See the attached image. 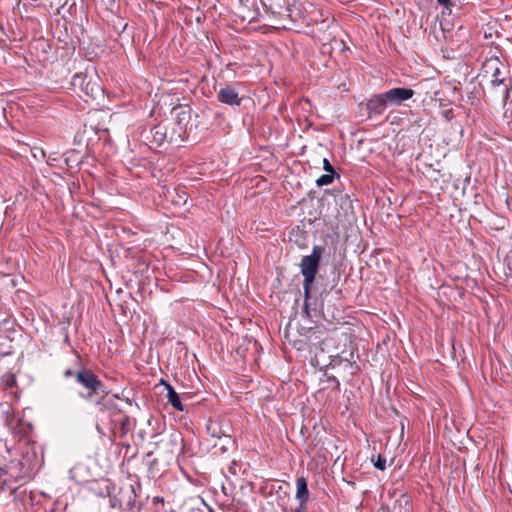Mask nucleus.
<instances>
[{"instance_id":"nucleus-1","label":"nucleus","mask_w":512,"mask_h":512,"mask_svg":"<svg viewBox=\"0 0 512 512\" xmlns=\"http://www.w3.org/2000/svg\"><path fill=\"white\" fill-rule=\"evenodd\" d=\"M325 252V247L320 245L313 246L310 255L303 256L299 264L301 274L303 276V293L305 298L304 310L308 313L310 291L313 283L316 280L322 256Z\"/></svg>"},{"instance_id":"nucleus-2","label":"nucleus","mask_w":512,"mask_h":512,"mask_svg":"<svg viewBox=\"0 0 512 512\" xmlns=\"http://www.w3.org/2000/svg\"><path fill=\"white\" fill-rule=\"evenodd\" d=\"M482 73L484 76L491 77L490 84L497 91L502 94V100L505 104L510 97L512 89L511 80L503 77L502 63L498 58H491L484 62L482 66Z\"/></svg>"},{"instance_id":"nucleus-3","label":"nucleus","mask_w":512,"mask_h":512,"mask_svg":"<svg viewBox=\"0 0 512 512\" xmlns=\"http://www.w3.org/2000/svg\"><path fill=\"white\" fill-rule=\"evenodd\" d=\"M76 381L83 388L88 390L90 395L92 393H97L103 387L97 376L90 370L86 369L80 370L76 373Z\"/></svg>"},{"instance_id":"nucleus-4","label":"nucleus","mask_w":512,"mask_h":512,"mask_svg":"<svg viewBox=\"0 0 512 512\" xmlns=\"http://www.w3.org/2000/svg\"><path fill=\"white\" fill-rule=\"evenodd\" d=\"M384 98L388 105H401L404 101L410 99L414 95V91L410 88H392L386 92H383Z\"/></svg>"},{"instance_id":"nucleus-5","label":"nucleus","mask_w":512,"mask_h":512,"mask_svg":"<svg viewBox=\"0 0 512 512\" xmlns=\"http://www.w3.org/2000/svg\"><path fill=\"white\" fill-rule=\"evenodd\" d=\"M386 99L384 98V94L380 93L374 95L370 98L366 103V110L368 113V118H374L384 113L387 107Z\"/></svg>"},{"instance_id":"nucleus-6","label":"nucleus","mask_w":512,"mask_h":512,"mask_svg":"<svg viewBox=\"0 0 512 512\" xmlns=\"http://www.w3.org/2000/svg\"><path fill=\"white\" fill-rule=\"evenodd\" d=\"M5 422L10 431L20 438L28 436L32 430V425L23 418H5Z\"/></svg>"},{"instance_id":"nucleus-7","label":"nucleus","mask_w":512,"mask_h":512,"mask_svg":"<svg viewBox=\"0 0 512 512\" xmlns=\"http://www.w3.org/2000/svg\"><path fill=\"white\" fill-rule=\"evenodd\" d=\"M217 99L219 102L230 106H239L241 104L238 91L231 86L221 88L217 93Z\"/></svg>"},{"instance_id":"nucleus-8","label":"nucleus","mask_w":512,"mask_h":512,"mask_svg":"<svg viewBox=\"0 0 512 512\" xmlns=\"http://www.w3.org/2000/svg\"><path fill=\"white\" fill-rule=\"evenodd\" d=\"M315 418H303V423L300 428V432L303 437L310 438L314 435L315 439L318 438L322 431H324V426L322 424V418L319 419V423H312V420Z\"/></svg>"},{"instance_id":"nucleus-9","label":"nucleus","mask_w":512,"mask_h":512,"mask_svg":"<svg viewBox=\"0 0 512 512\" xmlns=\"http://www.w3.org/2000/svg\"><path fill=\"white\" fill-rule=\"evenodd\" d=\"M147 428L143 430V434L149 438H154L164 432L166 425L163 418H143Z\"/></svg>"},{"instance_id":"nucleus-10","label":"nucleus","mask_w":512,"mask_h":512,"mask_svg":"<svg viewBox=\"0 0 512 512\" xmlns=\"http://www.w3.org/2000/svg\"><path fill=\"white\" fill-rule=\"evenodd\" d=\"M205 427L207 433L212 437L228 436V429H222V418H207Z\"/></svg>"},{"instance_id":"nucleus-11","label":"nucleus","mask_w":512,"mask_h":512,"mask_svg":"<svg viewBox=\"0 0 512 512\" xmlns=\"http://www.w3.org/2000/svg\"><path fill=\"white\" fill-rule=\"evenodd\" d=\"M296 489V499L299 501L300 508L303 509L309 498L307 480L304 477H299L297 479Z\"/></svg>"},{"instance_id":"nucleus-12","label":"nucleus","mask_w":512,"mask_h":512,"mask_svg":"<svg viewBox=\"0 0 512 512\" xmlns=\"http://www.w3.org/2000/svg\"><path fill=\"white\" fill-rule=\"evenodd\" d=\"M166 387H167V397H168V401L169 403L178 411L180 412H183L185 411L184 409V405L182 404L181 402V398L180 396L178 395V393L175 391V389L169 384V383H165Z\"/></svg>"},{"instance_id":"nucleus-13","label":"nucleus","mask_w":512,"mask_h":512,"mask_svg":"<svg viewBox=\"0 0 512 512\" xmlns=\"http://www.w3.org/2000/svg\"><path fill=\"white\" fill-rule=\"evenodd\" d=\"M151 134L153 141L157 145H161L166 140L167 128L162 124H158L151 129Z\"/></svg>"},{"instance_id":"nucleus-14","label":"nucleus","mask_w":512,"mask_h":512,"mask_svg":"<svg viewBox=\"0 0 512 512\" xmlns=\"http://www.w3.org/2000/svg\"><path fill=\"white\" fill-rule=\"evenodd\" d=\"M0 383L5 390L17 388L16 374L12 372L5 373L1 377Z\"/></svg>"},{"instance_id":"nucleus-15","label":"nucleus","mask_w":512,"mask_h":512,"mask_svg":"<svg viewBox=\"0 0 512 512\" xmlns=\"http://www.w3.org/2000/svg\"><path fill=\"white\" fill-rule=\"evenodd\" d=\"M336 173H327V174H323L321 175L317 180H316V184L321 187V186H326V185H329L333 182L334 180V176H335Z\"/></svg>"},{"instance_id":"nucleus-16","label":"nucleus","mask_w":512,"mask_h":512,"mask_svg":"<svg viewBox=\"0 0 512 512\" xmlns=\"http://www.w3.org/2000/svg\"><path fill=\"white\" fill-rule=\"evenodd\" d=\"M375 468L383 471L386 467V458L383 457L381 454L377 456L376 461L374 462Z\"/></svg>"},{"instance_id":"nucleus-17","label":"nucleus","mask_w":512,"mask_h":512,"mask_svg":"<svg viewBox=\"0 0 512 512\" xmlns=\"http://www.w3.org/2000/svg\"><path fill=\"white\" fill-rule=\"evenodd\" d=\"M323 169L327 172V173H335V170L333 168V166L331 165V163L329 162L328 159H323Z\"/></svg>"},{"instance_id":"nucleus-18","label":"nucleus","mask_w":512,"mask_h":512,"mask_svg":"<svg viewBox=\"0 0 512 512\" xmlns=\"http://www.w3.org/2000/svg\"><path fill=\"white\" fill-rule=\"evenodd\" d=\"M328 382L331 384V386L335 389H339V386H340V383L338 381V379L334 376H329L328 377Z\"/></svg>"},{"instance_id":"nucleus-19","label":"nucleus","mask_w":512,"mask_h":512,"mask_svg":"<svg viewBox=\"0 0 512 512\" xmlns=\"http://www.w3.org/2000/svg\"><path fill=\"white\" fill-rule=\"evenodd\" d=\"M443 116L447 119V120H451L453 118V111L452 109H448V110H445L443 112Z\"/></svg>"},{"instance_id":"nucleus-20","label":"nucleus","mask_w":512,"mask_h":512,"mask_svg":"<svg viewBox=\"0 0 512 512\" xmlns=\"http://www.w3.org/2000/svg\"><path fill=\"white\" fill-rule=\"evenodd\" d=\"M236 468H237V463H236V461H233V462L231 463V465L229 466V472H230L231 474L236 475V474H237V469H236Z\"/></svg>"},{"instance_id":"nucleus-21","label":"nucleus","mask_w":512,"mask_h":512,"mask_svg":"<svg viewBox=\"0 0 512 512\" xmlns=\"http://www.w3.org/2000/svg\"><path fill=\"white\" fill-rule=\"evenodd\" d=\"M438 4L445 7V8H449L451 6V1L450 0H437Z\"/></svg>"},{"instance_id":"nucleus-22","label":"nucleus","mask_w":512,"mask_h":512,"mask_svg":"<svg viewBox=\"0 0 512 512\" xmlns=\"http://www.w3.org/2000/svg\"><path fill=\"white\" fill-rule=\"evenodd\" d=\"M121 424V429L123 430V432L125 433L126 431V427L129 426V418H125L124 420H122L120 422Z\"/></svg>"},{"instance_id":"nucleus-23","label":"nucleus","mask_w":512,"mask_h":512,"mask_svg":"<svg viewBox=\"0 0 512 512\" xmlns=\"http://www.w3.org/2000/svg\"><path fill=\"white\" fill-rule=\"evenodd\" d=\"M82 80V76L80 74H75L72 78V84L77 85L79 81Z\"/></svg>"},{"instance_id":"nucleus-24","label":"nucleus","mask_w":512,"mask_h":512,"mask_svg":"<svg viewBox=\"0 0 512 512\" xmlns=\"http://www.w3.org/2000/svg\"><path fill=\"white\" fill-rule=\"evenodd\" d=\"M20 394H21V391L19 390H16V391H11L10 392V395L15 398L16 400H19L20 399Z\"/></svg>"},{"instance_id":"nucleus-25","label":"nucleus","mask_w":512,"mask_h":512,"mask_svg":"<svg viewBox=\"0 0 512 512\" xmlns=\"http://www.w3.org/2000/svg\"><path fill=\"white\" fill-rule=\"evenodd\" d=\"M110 502H111V507H113V508H116V507H119V508H120V507H122L121 502H119V501H117V500H112V499H111V500H110Z\"/></svg>"},{"instance_id":"nucleus-26","label":"nucleus","mask_w":512,"mask_h":512,"mask_svg":"<svg viewBox=\"0 0 512 512\" xmlns=\"http://www.w3.org/2000/svg\"><path fill=\"white\" fill-rule=\"evenodd\" d=\"M222 429H228V431L230 430L229 423L225 421V418H222Z\"/></svg>"},{"instance_id":"nucleus-27","label":"nucleus","mask_w":512,"mask_h":512,"mask_svg":"<svg viewBox=\"0 0 512 512\" xmlns=\"http://www.w3.org/2000/svg\"><path fill=\"white\" fill-rule=\"evenodd\" d=\"M134 500L131 499V496L128 497L127 506L128 508H132Z\"/></svg>"},{"instance_id":"nucleus-28","label":"nucleus","mask_w":512,"mask_h":512,"mask_svg":"<svg viewBox=\"0 0 512 512\" xmlns=\"http://www.w3.org/2000/svg\"><path fill=\"white\" fill-rule=\"evenodd\" d=\"M106 6H112L115 0H103Z\"/></svg>"},{"instance_id":"nucleus-29","label":"nucleus","mask_w":512,"mask_h":512,"mask_svg":"<svg viewBox=\"0 0 512 512\" xmlns=\"http://www.w3.org/2000/svg\"><path fill=\"white\" fill-rule=\"evenodd\" d=\"M35 151L40 152L41 157H43V158L45 157V152H44V150H43V149H41V148H35Z\"/></svg>"},{"instance_id":"nucleus-30","label":"nucleus","mask_w":512,"mask_h":512,"mask_svg":"<svg viewBox=\"0 0 512 512\" xmlns=\"http://www.w3.org/2000/svg\"><path fill=\"white\" fill-rule=\"evenodd\" d=\"M72 374H73V373H72V371H71L70 369L66 370V371H65V373H64L65 377H69V376H71Z\"/></svg>"},{"instance_id":"nucleus-31","label":"nucleus","mask_w":512,"mask_h":512,"mask_svg":"<svg viewBox=\"0 0 512 512\" xmlns=\"http://www.w3.org/2000/svg\"><path fill=\"white\" fill-rule=\"evenodd\" d=\"M129 493H130L131 495H132V494H134L133 486H130V487H129Z\"/></svg>"},{"instance_id":"nucleus-32","label":"nucleus","mask_w":512,"mask_h":512,"mask_svg":"<svg viewBox=\"0 0 512 512\" xmlns=\"http://www.w3.org/2000/svg\"><path fill=\"white\" fill-rule=\"evenodd\" d=\"M33 155H34V157H37L38 155H40V152H37V151H36V152H34V154H33Z\"/></svg>"},{"instance_id":"nucleus-33","label":"nucleus","mask_w":512,"mask_h":512,"mask_svg":"<svg viewBox=\"0 0 512 512\" xmlns=\"http://www.w3.org/2000/svg\"><path fill=\"white\" fill-rule=\"evenodd\" d=\"M240 1L242 2L243 0H240Z\"/></svg>"}]
</instances>
